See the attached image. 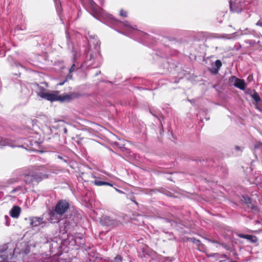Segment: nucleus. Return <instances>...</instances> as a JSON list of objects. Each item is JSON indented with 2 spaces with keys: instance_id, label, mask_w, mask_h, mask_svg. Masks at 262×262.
Wrapping results in <instances>:
<instances>
[{
  "instance_id": "423d86ee",
  "label": "nucleus",
  "mask_w": 262,
  "mask_h": 262,
  "mask_svg": "<svg viewBox=\"0 0 262 262\" xmlns=\"http://www.w3.org/2000/svg\"><path fill=\"white\" fill-rule=\"evenodd\" d=\"M30 225L33 228L37 227H43L46 223L43 221V217H32L30 218Z\"/></svg>"
},
{
  "instance_id": "9d476101",
  "label": "nucleus",
  "mask_w": 262,
  "mask_h": 262,
  "mask_svg": "<svg viewBox=\"0 0 262 262\" xmlns=\"http://www.w3.org/2000/svg\"><path fill=\"white\" fill-rule=\"evenodd\" d=\"M247 208L250 209L253 213H257L259 209L256 205L252 203L251 199L247 197Z\"/></svg>"
},
{
  "instance_id": "5701e85b",
  "label": "nucleus",
  "mask_w": 262,
  "mask_h": 262,
  "mask_svg": "<svg viewBox=\"0 0 262 262\" xmlns=\"http://www.w3.org/2000/svg\"><path fill=\"white\" fill-rule=\"evenodd\" d=\"M113 262H122V258L120 255H117Z\"/></svg>"
},
{
  "instance_id": "aec40b11",
  "label": "nucleus",
  "mask_w": 262,
  "mask_h": 262,
  "mask_svg": "<svg viewBox=\"0 0 262 262\" xmlns=\"http://www.w3.org/2000/svg\"><path fill=\"white\" fill-rule=\"evenodd\" d=\"M103 219L106 226L112 225L114 222V221L112 220L110 217L108 216H105Z\"/></svg>"
},
{
  "instance_id": "cd10ccee",
  "label": "nucleus",
  "mask_w": 262,
  "mask_h": 262,
  "mask_svg": "<svg viewBox=\"0 0 262 262\" xmlns=\"http://www.w3.org/2000/svg\"><path fill=\"white\" fill-rule=\"evenodd\" d=\"M241 237H243V238H246V235L243 234V235H242L241 236Z\"/></svg>"
},
{
  "instance_id": "72a5a7b5",
  "label": "nucleus",
  "mask_w": 262,
  "mask_h": 262,
  "mask_svg": "<svg viewBox=\"0 0 262 262\" xmlns=\"http://www.w3.org/2000/svg\"><path fill=\"white\" fill-rule=\"evenodd\" d=\"M261 112H262V111Z\"/></svg>"
},
{
  "instance_id": "a878e982",
  "label": "nucleus",
  "mask_w": 262,
  "mask_h": 262,
  "mask_svg": "<svg viewBox=\"0 0 262 262\" xmlns=\"http://www.w3.org/2000/svg\"><path fill=\"white\" fill-rule=\"evenodd\" d=\"M74 66H75V64H73L72 65V66L71 67V68L70 69V70H69V72H70V73L73 72L75 70Z\"/></svg>"
},
{
  "instance_id": "6ab92c4d",
  "label": "nucleus",
  "mask_w": 262,
  "mask_h": 262,
  "mask_svg": "<svg viewBox=\"0 0 262 262\" xmlns=\"http://www.w3.org/2000/svg\"><path fill=\"white\" fill-rule=\"evenodd\" d=\"M25 191L23 187L21 186H17L15 188L13 189L10 193H14L15 192H18V194H19L20 193H24Z\"/></svg>"
},
{
  "instance_id": "412c9836",
  "label": "nucleus",
  "mask_w": 262,
  "mask_h": 262,
  "mask_svg": "<svg viewBox=\"0 0 262 262\" xmlns=\"http://www.w3.org/2000/svg\"><path fill=\"white\" fill-rule=\"evenodd\" d=\"M247 240L250 241L251 243H255L257 241V238L255 236L247 234Z\"/></svg>"
},
{
  "instance_id": "f8f14e48",
  "label": "nucleus",
  "mask_w": 262,
  "mask_h": 262,
  "mask_svg": "<svg viewBox=\"0 0 262 262\" xmlns=\"http://www.w3.org/2000/svg\"><path fill=\"white\" fill-rule=\"evenodd\" d=\"M20 208L18 206H14L10 210L9 214L12 217L17 219L20 215Z\"/></svg>"
},
{
  "instance_id": "c756f323",
  "label": "nucleus",
  "mask_w": 262,
  "mask_h": 262,
  "mask_svg": "<svg viewBox=\"0 0 262 262\" xmlns=\"http://www.w3.org/2000/svg\"><path fill=\"white\" fill-rule=\"evenodd\" d=\"M93 58H94L93 56L92 55H91V58L93 59Z\"/></svg>"
},
{
  "instance_id": "4468645a",
  "label": "nucleus",
  "mask_w": 262,
  "mask_h": 262,
  "mask_svg": "<svg viewBox=\"0 0 262 262\" xmlns=\"http://www.w3.org/2000/svg\"><path fill=\"white\" fill-rule=\"evenodd\" d=\"M123 25L124 27V30L126 31V34L129 33L130 32H132L134 30H136V28L133 26H132L129 23L128 21H125L123 23Z\"/></svg>"
},
{
  "instance_id": "9b49d317",
  "label": "nucleus",
  "mask_w": 262,
  "mask_h": 262,
  "mask_svg": "<svg viewBox=\"0 0 262 262\" xmlns=\"http://www.w3.org/2000/svg\"><path fill=\"white\" fill-rule=\"evenodd\" d=\"M89 43L91 47L93 45L95 48L96 50L98 51L100 46V41L97 36H91L89 40Z\"/></svg>"
},
{
  "instance_id": "4be33fe9",
  "label": "nucleus",
  "mask_w": 262,
  "mask_h": 262,
  "mask_svg": "<svg viewBox=\"0 0 262 262\" xmlns=\"http://www.w3.org/2000/svg\"><path fill=\"white\" fill-rule=\"evenodd\" d=\"M120 15L122 17H125L127 15V13L126 11H124L123 10H121L120 11Z\"/></svg>"
},
{
  "instance_id": "0eeeda50",
  "label": "nucleus",
  "mask_w": 262,
  "mask_h": 262,
  "mask_svg": "<svg viewBox=\"0 0 262 262\" xmlns=\"http://www.w3.org/2000/svg\"><path fill=\"white\" fill-rule=\"evenodd\" d=\"M49 221L52 223H58L62 217L61 214H58V212L56 211V209L51 210L49 212Z\"/></svg>"
},
{
  "instance_id": "2eb2a0df",
  "label": "nucleus",
  "mask_w": 262,
  "mask_h": 262,
  "mask_svg": "<svg viewBox=\"0 0 262 262\" xmlns=\"http://www.w3.org/2000/svg\"><path fill=\"white\" fill-rule=\"evenodd\" d=\"M7 252V247L6 246L0 247V257L4 259H7L8 256L6 254Z\"/></svg>"
},
{
  "instance_id": "7ed1b4c3",
  "label": "nucleus",
  "mask_w": 262,
  "mask_h": 262,
  "mask_svg": "<svg viewBox=\"0 0 262 262\" xmlns=\"http://www.w3.org/2000/svg\"><path fill=\"white\" fill-rule=\"evenodd\" d=\"M247 94L249 95L252 99L254 101V104L255 107L260 112L262 111V108L258 106V103L260 101L261 98L258 94L254 90H247Z\"/></svg>"
},
{
  "instance_id": "473e14b6",
  "label": "nucleus",
  "mask_w": 262,
  "mask_h": 262,
  "mask_svg": "<svg viewBox=\"0 0 262 262\" xmlns=\"http://www.w3.org/2000/svg\"><path fill=\"white\" fill-rule=\"evenodd\" d=\"M68 77H70V78L71 77V76H70V75H68Z\"/></svg>"
},
{
  "instance_id": "b1692460",
  "label": "nucleus",
  "mask_w": 262,
  "mask_h": 262,
  "mask_svg": "<svg viewBox=\"0 0 262 262\" xmlns=\"http://www.w3.org/2000/svg\"><path fill=\"white\" fill-rule=\"evenodd\" d=\"M5 225L7 226H9L10 225V222L9 220H10L9 217L8 215L5 216Z\"/></svg>"
},
{
  "instance_id": "f03ea898",
  "label": "nucleus",
  "mask_w": 262,
  "mask_h": 262,
  "mask_svg": "<svg viewBox=\"0 0 262 262\" xmlns=\"http://www.w3.org/2000/svg\"><path fill=\"white\" fill-rule=\"evenodd\" d=\"M24 180L26 183H30L33 182H38L46 178L47 176L41 171H36L23 175Z\"/></svg>"
},
{
  "instance_id": "20e7f679",
  "label": "nucleus",
  "mask_w": 262,
  "mask_h": 262,
  "mask_svg": "<svg viewBox=\"0 0 262 262\" xmlns=\"http://www.w3.org/2000/svg\"><path fill=\"white\" fill-rule=\"evenodd\" d=\"M69 206V204L66 200H60L56 204L55 209L58 212V214L63 215L67 211Z\"/></svg>"
},
{
  "instance_id": "6e6552de",
  "label": "nucleus",
  "mask_w": 262,
  "mask_h": 262,
  "mask_svg": "<svg viewBox=\"0 0 262 262\" xmlns=\"http://www.w3.org/2000/svg\"><path fill=\"white\" fill-rule=\"evenodd\" d=\"M230 10L234 12H241L244 6H242L240 2H233L232 0H229Z\"/></svg>"
},
{
  "instance_id": "dca6fc26",
  "label": "nucleus",
  "mask_w": 262,
  "mask_h": 262,
  "mask_svg": "<svg viewBox=\"0 0 262 262\" xmlns=\"http://www.w3.org/2000/svg\"><path fill=\"white\" fill-rule=\"evenodd\" d=\"M19 181V179L16 178H13L9 179L6 183H3L1 185V187H5L8 186V184H12Z\"/></svg>"
},
{
  "instance_id": "2f4dec72",
  "label": "nucleus",
  "mask_w": 262,
  "mask_h": 262,
  "mask_svg": "<svg viewBox=\"0 0 262 262\" xmlns=\"http://www.w3.org/2000/svg\"><path fill=\"white\" fill-rule=\"evenodd\" d=\"M236 149H239V148L238 147H236Z\"/></svg>"
},
{
  "instance_id": "1a4fd4ad",
  "label": "nucleus",
  "mask_w": 262,
  "mask_h": 262,
  "mask_svg": "<svg viewBox=\"0 0 262 262\" xmlns=\"http://www.w3.org/2000/svg\"><path fill=\"white\" fill-rule=\"evenodd\" d=\"M92 8L93 11L92 15L97 19L104 14L103 10L96 6L93 2H92Z\"/></svg>"
},
{
  "instance_id": "c85d7f7f",
  "label": "nucleus",
  "mask_w": 262,
  "mask_h": 262,
  "mask_svg": "<svg viewBox=\"0 0 262 262\" xmlns=\"http://www.w3.org/2000/svg\"><path fill=\"white\" fill-rule=\"evenodd\" d=\"M67 128H65L64 129V133H67Z\"/></svg>"
},
{
  "instance_id": "39448f33",
  "label": "nucleus",
  "mask_w": 262,
  "mask_h": 262,
  "mask_svg": "<svg viewBox=\"0 0 262 262\" xmlns=\"http://www.w3.org/2000/svg\"><path fill=\"white\" fill-rule=\"evenodd\" d=\"M229 83L230 85H233L241 90H244V81L236 78L235 76H231L230 77L229 79Z\"/></svg>"
},
{
  "instance_id": "393cba45",
  "label": "nucleus",
  "mask_w": 262,
  "mask_h": 262,
  "mask_svg": "<svg viewBox=\"0 0 262 262\" xmlns=\"http://www.w3.org/2000/svg\"><path fill=\"white\" fill-rule=\"evenodd\" d=\"M249 82H251L253 80V77L252 74L249 75L247 78Z\"/></svg>"
},
{
  "instance_id": "7c9ffc66",
  "label": "nucleus",
  "mask_w": 262,
  "mask_h": 262,
  "mask_svg": "<svg viewBox=\"0 0 262 262\" xmlns=\"http://www.w3.org/2000/svg\"><path fill=\"white\" fill-rule=\"evenodd\" d=\"M63 83H64V82H62V83H59V84H60V85H62V84H63Z\"/></svg>"
},
{
  "instance_id": "f257e3e1",
  "label": "nucleus",
  "mask_w": 262,
  "mask_h": 262,
  "mask_svg": "<svg viewBox=\"0 0 262 262\" xmlns=\"http://www.w3.org/2000/svg\"><path fill=\"white\" fill-rule=\"evenodd\" d=\"M37 95L50 101H59L60 102H67L72 99L71 95L67 94H59L58 92H55L53 93L46 92L43 90H40L37 92Z\"/></svg>"
},
{
  "instance_id": "bb28decb",
  "label": "nucleus",
  "mask_w": 262,
  "mask_h": 262,
  "mask_svg": "<svg viewBox=\"0 0 262 262\" xmlns=\"http://www.w3.org/2000/svg\"><path fill=\"white\" fill-rule=\"evenodd\" d=\"M257 24L262 27V19L259 21Z\"/></svg>"
},
{
  "instance_id": "ddd939ff",
  "label": "nucleus",
  "mask_w": 262,
  "mask_h": 262,
  "mask_svg": "<svg viewBox=\"0 0 262 262\" xmlns=\"http://www.w3.org/2000/svg\"><path fill=\"white\" fill-rule=\"evenodd\" d=\"M222 65V64L221 60H216L215 61L214 65H212V67L211 70V72L214 73H217Z\"/></svg>"
},
{
  "instance_id": "f3484780",
  "label": "nucleus",
  "mask_w": 262,
  "mask_h": 262,
  "mask_svg": "<svg viewBox=\"0 0 262 262\" xmlns=\"http://www.w3.org/2000/svg\"><path fill=\"white\" fill-rule=\"evenodd\" d=\"M93 183L97 186L108 185L112 186V185L108 182H103L97 179L93 182Z\"/></svg>"
},
{
  "instance_id": "a211bd4d",
  "label": "nucleus",
  "mask_w": 262,
  "mask_h": 262,
  "mask_svg": "<svg viewBox=\"0 0 262 262\" xmlns=\"http://www.w3.org/2000/svg\"><path fill=\"white\" fill-rule=\"evenodd\" d=\"M8 145L10 146H13L9 142V141L6 138H0V146Z\"/></svg>"
}]
</instances>
